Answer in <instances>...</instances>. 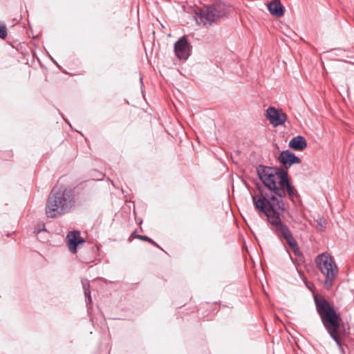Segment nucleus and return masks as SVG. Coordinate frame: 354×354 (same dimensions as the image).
<instances>
[{"mask_svg":"<svg viewBox=\"0 0 354 354\" xmlns=\"http://www.w3.org/2000/svg\"><path fill=\"white\" fill-rule=\"evenodd\" d=\"M257 171L266 189H259L252 194L253 205L259 214H264L270 229L279 238L286 240L296 256L301 252L297 242L288 227L282 222L281 217L286 209L283 197L287 194L294 202L298 193L290 183L287 171L282 168L259 165Z\"/></svg>","mask_w":354,"mask_h":354,"instance_id":"1","label":"nucleus"},{"mask_svg":"<svg viewBox=\"0 0 354 354\" xmlns=\"http://www.w3.org/2000/svg\"><path fill=\"white\" fill-rule=\"evenodd\" d=\"M75 204L73 191L65 187H55L52 189L46 205V215L48 218L59 217L71 211Z\"/></svg>","mask_w":354,"mask_h":354,"instance_id":"2","label":"nucleus"},{"mask_svg":"<svg viewBox=\"0 0 354 354\" xmlns=\"http://www.w3.org/2000/svg\"><path fill=\"white\" fill-rule=\"evenodd\" d=\"M315 304L322 322L333 339L338 346H341L339 338L342 318L333 306L323 297L315 296Z\"/></svg>","mask_w":354,"mask_h":354,"instance_id":"3","label":"nucleus"},{"mask_svg":"<svg viewBox=\"0 0 354 354\" xmlns=\"http://www.w3.org/2000/svg\"><path fill=\"white\" fill-rule=\"evenodd\" d=\"M227 14L226 5L221 0L205 6L195 11L194 18L198 24L210 26Z\"/></svg>","mask_w":354,"mask_h":354,"instance_id":"4","label":"nucleus"},{"mask_svg":"<svg viewBox=\"0 0 354 354\" xmlns=\"http://www.w3.org/2000/svg\"><path fill=\"white\" fill-rule=\"evenodd\" d=\"M317 268L324 277V286L330 290L334 285L339 268L334 258L328 252L319 254L315 259Z\"/></svg>","mask_w":354,"mask_h":354,"instance_id":"5","label":"nucleus"},{"mask_svg":"<svg viewBox=\"0 0 354 354\" xmlns=\"http://www.w3.org/2000/svg\"><path fill=\"white\" fill-rule=\"evenodd\" d=\"M266 117L274 127L283 125L287 120L286 114L281 109L272 106L268 108Z\"/></svg>","mask_w":354,"mask_h":354,"instance_id":"6","label":"nucleus"},{"mask_svg":"<svg viewBox=\"0 0 354 354\" xmlns=\"http://www.w3.org/2000/svg\"><path fill=\"white\" fill-rule=\"evenodd\" d=\"M190 45L185 37L180 38L174 44V52L178 58L187 59L190 55Z\"/></svg>","mask_w":354,"mask_h":354,"instance_id":"7","label":"nucleus"},{"mask_svg":"<svg viewBox=\"0 0 354 354\" xmlns=\"http://www.w3.org/2000/svg\"><path fill=\"white\" fill-rule=\"evenodd\" d=\"M279 160L286 168L301 162V159L289 150L282 151L279 156Z\"/></svg>","mask_w":354,"mask_h":354,"instance_id":"8","label":"nucleus"},{"mask_svg":"<svg viewBox=\"0 0 354 354\" xmlns=\"http://www.w3.org/2000/svg\"><path fill=\"white\" fill-rule=\"evenodd\" d=\"M67 245L70 251L73 253L77 252V246L80 243L84 242V239L80 236V234L77 231L70 232L66 236Z\"/></svg>","mask_w":354,"mask_h":354,"instance_id":"9","label":"nucleus"},{"mask_svg":"<svg viewBox=\"0 0 354 354\" xmlns=\"http://www.w3.org/2000/svg\"><path fill=\"white\" fill-rule=\"evenodd\" d=\"M268 9L271 15L281 17L284 14V7L279 0H273L268 4Z\"/></svg>","mask_w":354,"mask_h":354,"instance_id":"10","label":"nucleus"},{"mask_svg":"<svg viewBox=\"0 0 354 354\" xmlns=\"http://www.w3.org/2000/svg\"><path fill=\"white\" fill-rule=\"evenodd\" d=\"M289 147L296 151H303L307 147V142L304 137L297 136L292 138L288 144Z\"/></svg>","mask_w":354,"mask_h":354,"instance_id":"11","label":"nucleus"},{"mask_svg":"<svg viewBox=\"0 0 354 354\" xmlns=\"http://www.w3.org/2000/svg\"><path fill=\"white\" fill-rule=\"evenodd\" d=\"M82 286L84 290V295L86 298V302L91 303V291L89 290L90 288V284L89 281L87 279H83L82 280Z\"/></svg>","mask_w":354,"mask_h":354,"instance_id":"12","label":"nucleus"},{"mask_svg":"<svg viewBox=\"0 0 354 354\" xmlns=\"http://www.w3.org/2000/svg\"><path fill=\"white\" fill-rule=\"evenodd\" d=\"M7 36V28L5 25H0V38L5 39Z\"/></svg>","mask_w":354,"mask_h":354,"instance_id":"13","label":"nucleus"},{"mask_svg":"<svg viewBox=\"0 0 354 354\" xmlns=\"http://www.w3.org/2000/svg\"><path fill=\"white\" fill-rule=\"evenodd\" d=\"M138 238L140 240H142V241H149V243L153 244V245H156L155 243V242L150 238H149L148 236H142V235H138Z\"/></svg>","mask_w":354,"mask_h":354,"instance_id":"14","label":"nucleus"}]
</instances>
